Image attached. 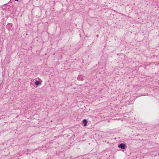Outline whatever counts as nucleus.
Listing matches in <instances>:
<instances>
[{
    "label": "nucleus",
    "mask_w": 159,
    "mask_h": 159,
    "mask_svg": "<svg viewBox=\"0 0 159 159\" xmlns=\"http://www.w3.org/2000/svg\"><path fill=\"white\" fill-rule=\"evenodd\" d=\"M125 145L123 143H121L118 146V147L121 148L122 149H125Z\"/></svg>",
    "instance_id": "obj_1"
},
{
    "label": "nucleus",
    "mask_w": 159,
    "mask_h": 159,
    "mask_svg": "<svg viewBox=\"0 0 159 159\" xmlns=\"http://www.w3.org/2000/svg\"><path fill=\"white\" fill-rule=\"evenodd\" d=\"M83 123L84 124V126H86L87 125V121L86 119H84L83 121Z\"/></svg>",
    "instance_id": "obj_2"
},
{
    "label": "nucleus",
    "mask_w": 159,
    "mask_h": 159,
    "mask_svg": "<svg viewBox=\"0 0 159 159\" xmlns=\"http://www.w3.org/2000/svg\"><path fill=\"white\" fill-rule=\"evenodd\" d=\"M35 84L36 85H39L40 84H41V83L40 82H39V81H38L37 80H35Z\"/></svg>",
    "instance_id": "obj_3"
},
{
    "label": "nucleus",
    "mask_w": 159,
    "mask_h": 159,
    "mask_svg": "<svg viewBox=\"0 0 159 159\" xmlns=\"http://www.w3.org/2000/svg\"><path fill=\"white\" fill-rule=\"evenodd\" d=\"M81 77H82V76H81V75H79L78 79H79L80 80H82V78Z\"/></svg>",
    "instance_id": "obj_4"
},
{
    "label": "nucleus",
    "mask_w": 159,
    "mask_h": 159,
    "mask_svg": "<svg viewBox=\"0 0 159 159\" xmlns=\"http://www.w3.org/2000/svg\"><path fill=\"white\" fill-rule=\"evenodd\" d=\"M98 37V35H97V37Z\"/></svg>",
    "instance_id": "obj_5"
},
{
    "label": "nucleus",
    "mask_w": 159,
    "mask_h": 159,
    "mask_svg": "<svg viewBox=\"0 0 159 159\" xmlns=\"http://www.w3.org/2000/svg\"><path fill=\"white\" fill-rule=\"evenodd\" d=\"M16 1H18V0H15Z\"/></svg>",
    "instance_id": "obj_6"
}]
</instances>
